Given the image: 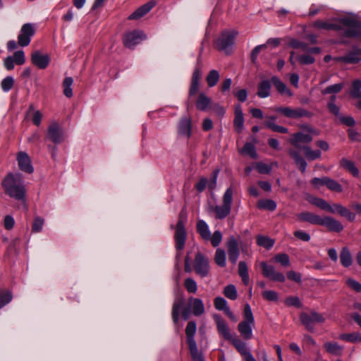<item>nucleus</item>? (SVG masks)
<instances>
[{"label":"nucleus","mask_w":361,"mask_h":361,"mask_svg":"<svg viewBox=\"0 0 361 361\" xmlns=\"http://www.w3.org/2000/svg\"><path fill=\"white\" fill-rule=\"evenodd\" d=\"M1 185L7 195L22 202L25 207L26 188L20 173H8L2 180Z\"/></svg>","instance_id":"nucleus-1"},{"label":"nucleus","mask_w":361,"mask_h":361,"mask_svg":"<svg viewBox=\"0 0 361 361\" xmlns=\"http://www.w3.org/2000/svg\"><path fill=\"white\" fill-rule=\"evenodd\" d=\"M244 320L238 325V330L245 339L252 337V329L255 327V319L249 304H245L243 310Z\"/></svg>","instance_id":"nucleus-2"},{"label":"nucleus","mask_w":361,"mask_h":361,"mask_svg":"<svg viewBox=\"0 0 361 361\" xmlns=\"http://www.w3.org/2000/svg\"><path fill=\"white\" fill-rule=\"evenodd\" d=\"M187 220V214L185 210H182L179 214L178 221L176 226L175 241L176 248L177 250V258L181 256V250L183 249L186 240V231L184 228L185 223Z\"/></svg>","instance_id":"nucleus-3"},{"label":"nucleus","mask_w":361,"mask_h":361,"mask_svg":"<svg viewBox=\"0 0 361 361\" xmlns=\"http://www.w3.org/2000/svg\"><path fill=\"white\" fill-rule=\"evenodd\" d=\"M233 192L231 188H227L223 195L222 205H216L210 207V211H212L215 214L216 219H223L230 214L233 201Z\"/></svg>","instance_id":"nucleus-4"},{"label":"nucleus","mask_w":361,"mask_h":361,"mask_svg":"<svg viewBox=\"0 0 361 361\" xmlns=\"http://www.w3.org/2000/svg\"><path fill=\"white\" fill-rule=\"evenodd\" d=\"M341 22L345 27L344 35L349 37H356L361 41V20L356 16L341 18Z\"/></svg>","instance_id":"nucleus-5"},{"label":"nucleus","mask_w":361,"mask_h":361,"mask_svg":"<svg viewBox=\"0 0 361 361\" xmlns=\"http://www.w3.org/2000/svg\"><path fill=\"white\" fill-rule=\"evenodd\" d=\"M238 34V31L235 30L224 31L215 42L216 49L224 51L226 54H230Z\"/></svg>","instance_id":"nucleus-6"},{"label":"nucleus","mask_w":361,"mask_h":361,"mask_svg":"<svg viewBox=\"0 0 361 361\" xmlns=\"http://www.w3.org/2000/svg\"><path fill=\"white\" fill-rule=\"evenodd\" d=\"M345 87L344 82H339L331 85L322 90L321 92L323 95L331 94L330 99L328 102V109L331 113H338L340 107L336 104V96Z\"/></svg>","instance_id":"nucleus-7"},{"label":"nucleus","mask_w":361,"mask_h":361,"mask_svg":"<svg viewBox=\"0 0 361 361\" xmlns=\"http://www.w3.org/2000/svg\"><path fill=\"white\" fill-rule=\"evenodd\" d=\"M146 39L147 36L143 31L134 30L133 31L127 32L123 35V43L126 47L134 49L137 44Z\"/></svg>","instance_id":"nucleus-8"},{"label":"nucleus","mask_w":361,"mask_h":361,"mask_svg":"<svg viewBox=\"0 0 361 361\" xmlns=\"http://www.w3.org/2000/svg\"><path fill=\"white\" fill-rule=\"evenodd\" d=\"M195 126L190 116H183L177 124L178 136L188 140L192 135Z\"/></svg>","instance_id":"nucleus-9"},{"label":"nucleus","mask_w":361,"mask_h":361,"mask_svg":"<svg viewBox=\"0 0 361 361\" xmlns=\"http://www.w3.org/2000/svg\"><path fill=\"white\" fill-rule=\"evenodd\" d=\"M302 324L310 332L314 331V324L317 323H324L325 319L324 317L316 312L310 313L302 312L300 316Z\"/></svg>","instance_id":"nucleus-10"},{"label":"nucleus","mask_w":361,"mask_h":361,"mask_svg":"<svg viewBox=\"0 0 361 361\" xmlns=\"http://www.w3.org/2000/svg\"><path fill=\"white\" fill-rule=\"evenodd\" d=\"M47 138L55 144H61L65 140L66 134L61 126L53 121L48 128Z\"/></svg>","instance_id":"nucleus-11"},{"label":"nucleus","mask_w":361,"mask_h":361,"mask_svg":"<svg viewBox=\"0 0 361 361\" xmlns=\"http://www.w3.org/2000/svg\"><path fill=\"white\" fill-rule=\"evenodd\" d=\"M193 269L195 273L202 278L207 276L210 270L209 259L202 253H197L193 263Z\"/></svg>","instance_id":"nucleus-12"},{"label":"nucleus","mask_w":361,"mask_h":361,"mask_svg":"<svg viewBox=\"0 0 361 361\" xmlns=\"http://www.w3.org/2000/svg\"><path fill=\"white\" fill-rule=\"evenodd\" d=\"M35 27L32 23L24 24L21 29L20 33L18 37V43L20 47L27 46L30 41L31 37L35 35Z\"/></svg>","instance_id":"nucleus-13"},{"label":"nucleus","mask_w":361,"mask_h":361,"mask_svg":"<svg viewBox=\"0 0 361 361\" xmlns=\"http://www.w3.org/2000/svg\"><path fill=\"white\" fill-rule=\"evenodd\" d=\"M341 18L338 20H317L312 23V26L317 30H340L343 27L345 30V27L341 22Z\"/></svg>","instance_id":"nucleus-14"},{"label":"nucleus","mask_w":361,"mask_h":361,"mask_svg":"<svg viewBox=\"0 0 361 361\" xmlns=\"http://www.w3.org/2000/svg\"><path fill=\"white\" fill-rule=\"evenodd\" d=\"M228 249V259L233 264H235L240 255L238 247V239L234 235H231L226 242Z\"/></svg>","instance_id":"nucleus-15"},{"label":"nucleus","mask_w":361,"mask_h":361,"mask_svg":"<svg viewBox=\"0 0 361 361\" xmlns=\"http://www.w3.org/2000/svg\"><path fill=\"white\" fill-rule=\"evenodd\" d=\"M260 267L262 270V274L264 277H267L274 281H285V276L282 273L276 271L272 265H269L265 262H262L260 263Z\"/></svg>","instance_id":"nucleus-16"},{"label":"nucleus","mask_w":361,"mask_h":361,"mask_svg":"<svg viewBox=\"0 0 361 361\" xmlns=\"http://www.w3.org/2000/svg\"><path fill=\"white\" fill-rule=\"evenodd\" d=\"M312 140V137L311 135L298 132L291 135L289 142L296 148L302 149L304 146H302V144L309 143Z\"/></svg>","instance_id":"nucleus-17"},{"label":"nucleus","mask_w":361,"mask_h":361,"mask_svg":"<svg viewBox=\"0 0 361 361\" xmlns=\"http://www.w3.org/2000/svg\"><path fill=\"white\" fill-rule=\"evenodd\" d=\"M319 226H325L331 232L340 233L343 230L342 224L334 218L326 216L322 217Z\"/></svg>","instance_id":"nucleus-18"},{"label":"nucleus","mask_w":361,"mask_h":361,"mask_svg":"<svg viewBox=\"0 0 361 361\" xmlns=\"http://www.w3.org/2000/svg\"><path fill=\"white\" fill-rule=\"evenodd\" d=\"M31 62L40 69H45L49 64L50 57L48 54H42L39 51L32 53Z\"/></svg>","instance_id":"nucleus-19"},{"label":"nucleus","mask_w":361,"mask_h":361,"mask_svg":"<svg viewBox=\"0 0 361 361\" xmlns=\"http://www.w3.org/2000/svg\"><path fill=\"white\" fill-rule=\"evenodd\" d=\"M156 5L155 1H150L137 8L128 16L129 20H137L148 13Z\"/></svg>","instance_id":"nucleus-20"},{"label":"nucleus","mask_w":361,"mask_h":361,"mask_svg":"<svg viewBox=\"0 0 361 361\" xmlns=\"http://www.w3.org/2000/svg\"><path fill=\"white\" fill-rule=\"evenodd\" d=\"M201 77V68L200 66H197L193 71L191 78V83L189 90L190 96L195 95L199 91Z\"/></svg>","instance_id":"nucleus-21"},{"label":"nucleus","mask_w":361,"mask_h":361,"mask_svg":"<svg viewBox=\"0 0 361 361\" xmlns=\"http://www.w3.org/2000/svg\"><path fill=\"white\" fill-rule=\"evenodd\" d=\"M18 162L20 170L31 173L33 172V167L31 165L29 156L25 152H20L18 154Z\"/></svg>","instance_id":"nucleus-22"},{"label":"nucleus","mask_w":361,"mask_h":361,"mask_svg":"<svg viewBox=\"0 0 361 361\" xmlns=\"http://www.w3.org/2000/svg\"><path fill=\"white\" fill-rule=\"evenodd\" d=\"M215 322L219 333L226 339L231 340L232 336L225 321L220 317L216 316Z\"/></svg>","instance_id":"nucleus-23"},{"label":"nucleus","mask_w":361,"mask_h":361,"mask_svg":"<svg viewBox=\"0 0 361 361\" xmlns=\"http://www.w3.org/2000/svg\"><path fill=\"white\" fill-rule=\"evenodd\" d=\"M297 216L300 221H306L313 225H320L322 220L321 216L309 212H301Z\"/></svg>","instance_id":"nucleus-24"},{"label":"nucleus","mask_w":361,"mask_h":361,"mask_svg":"<svg viewBox=\"0 0 361 361\" xmlns=\"http://www.w3.org/2000/svg\"><path fill=\"white\" fill-rule=\"evenodd\" d=\"M288 154L290 157L295 161V164L298 166L302 173H304L307 168V162L302 157L300 152L294 149H289Z\"/></svg>","instance_id":"nucleus-25"},{"label":"nucleus","mask_w":361,"mask_h":361,"mask_svg":"<svg viewBox=\"0 0 361 361\" xmlns=\"http://www.w3.org/2000/svg\"><path fill=\"white\" fill-rule=\"evenodd\" d=\"M271 82L281 95L286 97H291L293 95V92L287 87L286 84L277 77L273 76L271 78Z\"/></svg>","instance_id":"nucleus-26"},{"label":"nucleus","mask_w":361,"mask_h":361,"mask_svg":"<svg viewBox=\"0 0 361 361\" xmlns=\"http://www.w3.org/2000/svg\"><path fill=\"white\" fill-rule=\"evenodd\" d=\"M271 82L268 80H262L257 87V95L260 98H266L270 95Z\"/></svg>","instance_id":"nucleus-27"},{"label":"nucleus","mask_w":361,"mask_h":361,"mask_svg":"<svg viewBox=\"0 0 361 361\" xmlns=\"http://www.w3.org/2000/svg\"><path fill=\"white\" fill-rule=\"evenodd\" d=\"M212 104V99L205 94L201 93L195 102L197 110L205 111L208 110L209 106Z\"/></svg>","instance_id":"nucleus-28"},{"label":"nucleus","mask_w":361,"mask_h":361,"mask_svg":"<svg viewBox=\"0 0 361 361\" xmlns=\"http://www.w3.org/2000/svg\"><path fill=\"white\" fill-rule=\"evenodd\" d=\"M189 303L195 316H200L204 312V307L202 300L199 298H190Z\"/></svg>","instance_id":"nucleus-29"},{"label":"nucleus","mask_w":361,"mask_h":361,"mask_svg":"<svg viewBox=\"0 0 361 361\" xmlns=\"http://www.w3.org/2000/svg\"><path fill=\"white\" fill-rule=\"evenodd\" d=\"M348 94L353 99L361 98V80L355 79L352 81L348 90Z\"/></svg>","instance_id":"nucleus-30"},{"label":"nucleus","mask_w":361,"mask_h":361,"mask_svg":"<svg viewBox=\"0 0 361 361\" xmlns=\"http://www.w3.org/2000/svg\"><path fill=\"white\" fill-rule=\"evenodd\" d=\"M197 231L200 236L206 240L210 239V231L207 223L204 220H199L197 223Z\"/></svg>","instance_id":"nucleus-31"},{"label":"nucleus","mask_w":361,"mask_h":361,"mask_svg":"<svg viewBox=\"0 0 361 361\" xmlns=\"http://www.w3.org/2000/svg\"><path fill=\"white\" fill-rule=\"evenodd\" d=\"M340 166L348 171L353 176L357 177L359 175V170L355 163L345 158H342L340 161Z\"/></svg>","instance_id":"nucleus-32"},{"label":"nucleus","mask_w":361,"mask_h":361,"mask_svg":"<svg viewBox=\"0 0 361 361\" xmlns=\"http://www.w3.org/2000/svg\"><path fill=\"white\" fill-rule=\"evenodd\" d=\"M340 261L341 264L344 267H349L353 263L352 255L349 250L345 247L341 249L340 253Z\"/></svg>","instance_id":"nucleus-33"},{"label":"nucleus","mask_w":361,"mask_h":361,"mask_svg":"<svg viewBox=\"0 0 361 361\" xmlns=\"http://www.w3.org/2000/svg\"><path fill=\"white\" fill-rule=\"evenodd\" d=\"M361 61V49L355 48L346 54V63H356Z\"/></svg>","instance_id":"nucleus-34"},{"label":"nucleus","mask_w":361,"mask_h":361,"mask_svg":"<svg viewBox=\"0 0 361 361\" xmlns=\"http://www.w3.org/2000/svg\"><path fill=\"white\" fill-rule=\"evenodd\" d=\"M197 327L195 322H189L185 328V334L187 336L188 343L195 342V335L196 334Z\"/></svg>","instance_id":"nucleus-35"},{"label":"nucleus","mask_w":361,"mask_h":361,"mask_svg":"<svg viewBox=\"0 0 361 361\" xmlns=\"http://www.w3.org/2000/svg\"><path fill=\"white\" fill-rule=\"evenodd\" d=\"M326 350L334 355H341L342 354L343 348L335 342H327L324 344Z\"/></svg>","instance_id":"nucleus-36"},{"label":"nucleus","mask_w":361,"mask_h":361,"mask_svg":"<svg viewBox=\"0 0 361 361\" xmlns=\"http://www.w3.org/2000/svg\"><path fill=\"white\" fill-rule=\"evenodd\" d=\"M238 274L244 284L247 285L250 281L248 269L246 263L243 261H240L238 264Z\"/></svg>","instance_id":"nucleus-37"},{"label":"nucleus","mask_w":361,"mask_h":361,"mask_svg":"<svg viewBox=\"0 0 361 361\" xmlns=\"http://www.w3.org/2000/svg\"><path fill=\"white\" fill-rule=\"evenodd\" d=\"M215 263L221 267H224L226 264V257L225 251L221 248H217L214 255Z\"/></svg>","instance_id":"nucleus-38"},{"label":"nucleus","mask_w":361,"mask_h":361,"mask_svg":"<svg viewBox=\"0 0 361 361\" xmlns=\"http://www.w3.org/2000/svg\"><path fill=\"white\" fill-rule=\"evenodd\" d=\"M220 74L216 70H212L206 77L207 85L209 87H214L219 82Z\"/></svg>","instance_id":"nucleus-39"},{"label":"nucleus","mask_w":361,"mask_h":361,"mask_svg":"<svg viewBox=\"0 0 361 361\" xmlns=\"http://www.w3.org/2000/svg\"><path fill=\"white\" fill-rule=\"evenodd\" d=\"M183 305V299H176L173 305L172 319L175 324L178 323L179 319L180 309Z\"/></svg>","instance_id":"nucleus-40"},{"label":"nucleus","mask_w":361,"mask_h":361,"mask_svg":"<svg viewBox=\"0 0 361 361\" xmlns=\"http://www.w3.org/2000/svg\"><path fill=\"white\" fill-rule=\"evenodd\" d=\"M257 207L269 211H274L276 208V203L271 200H259L257 202Z\"/></svg>","instance_id":"nucleus-41"},{"label":"nucleus","mask_w":361,"mask_h":361,"mask_svg":"<svg viewBox=\"0 0 361 361\" xmlns=\"http://www.w3.org/2000/svg\"><path fill=\"white\" fill-rule=\"evenodd\" d=\"M257 244L259 246L270 249L274 244V240L267 236L258 235L257 237Z\"/></svg>","instance_id":"nucleus-42"},{"label":"nucleus","mask_w":361,"mask_h":361,"mask_svg":"<svg viewBox=\"0 0 361 361\" xmlns=\"http://www.w3.org/2000/svg\"><path fill=\"white\" fill-rule=\"evenodd\" d=\"M232 343L236 349L242 354L245 355V358L247 357V355L251 354L245 343L239 338H232Z\"/></svg>","instance_id":"nucleus-43"},{"label":"nucleus","mask_w":361,"mask_h":361,"mask_svg":"<svg viewBox=\"0 0 361 361\" xmlns=\"http://www.w3.org/2000/svg\"><path fill=\"white\" fill-rule=\"evenodd\" d=\"M188 344L191 357L193 361H204L202 354L198 351L196 342H192Z\"/></svg>","instance_id":"nucleus-44"},{"label":"nucleus","mask_w":361,"mask_h":361,"mask_svg":"<svg viewBox=\"0 0 361 361\" xmlns=\"http://www.w3.org/2000/svg\"><path fill=\"white\" fill-rule=\"evenodd\" d=\"M73 83V79L71 77H66L63 82V94L68 98L73 96V90L71 88Z\"/></svg>","instance_id":"nucleus-45"},{"label":"nucleus","mask_w":361,"mask_h":361,"mask_svg":"<svg viewBox=\"0 0 361 361\" xmlns=\"http://www.w3.org/2000/svg\"><path fill=\"white\" fill-rule=\"evenodd\" d=\"M302 150L305 152V157L310 160L319 159L322 156L319 150H312L309 146H304Z\"/></svg>","instance_id":"nucleus-46"},{"label":"nucleus","mask_w":361,"mask_h":361,"mask_svg":"<svg viewBox=\"0 0 361 361\" xmlns=\"http://www.w3.org/2000/svg\"><path fill=\"white\" fill-rule=\"evenodd\" d=\"M224 294L227 298L232 300H234L238 298L237 290L235 286L233 284H229L224 288Z\"/></svg>","instance_id":"nucleus-47"},{"label":"nucleus","mask_w":361,"mask_h":361,"mask_svg":"<svg viewBox=\"0 0 361 361\" xmlns=\"http://www.w3.org/2000/svg\"><path fill=\"white\" fill-rule=\"evenodd\" d=\"M325 185L326 188L334 192H341L343 191V188L341 184H339L337 181L334 179H331L329 177H326V180L325 182Z\"/></svg>","instance_id":"nucleus-48"},{"label":"nucleus","mask_w":361,"mask_h":361,"mask_svg":"<svg viewBox=\"0 0 361 361\" xmlns=\"http://www.w3.org/2000/svg\"><path fill=\"white\" fill-rule=\"evenodd\" d=\"M240 153L247 154L252 158L257 157V152L255 147L253 144L250 142H247L245 144L244 147L240 149Z\"/></svg>","instance_id":"nucleus-49"},{"label":"nucleus","mask_w":361,"mask_h":361,"mask_svg":"<svg viewBox=\"0 0 361 361\" xmlns=\"http://www.w3.org/2000/svg\"><path fill=\"white\" fill-rule=\"evenodd\" d=\"M12 300L11 292L5 290H0V308L4 307Z\"/></svg>","instance_id":"nucleus-50"},{"label":"nucleus","mask_w":361,"mask_h":361,"mask_svg":"<svg viewBox=\"0 0 361 361\" xmlns=\"http://www.w3.org/2000/svg\"><path fill=\"white\" fill-rule=\"evenodd\" d=\"M184 286L188 293H195L197 290V286L195 281L192 278H187L185 280Z\"/></svg>","instance_id":"nucleus-51"},{"label":"nucleus","mask_w":361,"mask_h":361,"mask_svg":"<svg viewBox=\"0 0 361 361\" xmlns=\"http://www.w3.org/2000/svg\"><path fill=\"white\" fill-rule=\"evenodd\" d=\"M44 224V219L39 216H36L34 219L33 224L32 226V232L39 233L42 231Z\"/></svg>","instance_id":"nucleus-52"},{"label":"nucleus","mask_w":361,"mask_h":361,"mask_svg":"<svg viewBox=\"0 0 361 361\" xmlns=\"http://www.w3.org/2000/svg\"><path fill=\"white\" fill-rule=\"evenodd\" d=\"M214 305L216 310L224 312L229 307L227 305L226 300L221 297H216L214 299Z\"/></svg>","instance_id":"nucleus-53"},{"label":"nucleus","mask_w":361,"mask_h":361,"mask_svg":"<svg viewBox=\"0 0 361 361\" xmlns=\"http://www.w3.org/2000/svg\"><path fill=\"white\" fill-rule=\"evenodd\" d=\"M310 202L312 204L316 205L319 208L328 212L330 204H329L326 200L315 197L313 198Z\"/></svg>","instance_id":"nucleus-54"},{"label":"nucleus","mask_w":361,"mask_h":361,"mask_svg":"<svg viewBox=\"0 0 361 361\" xmlns=\"http://www.w3.org/2000/svg\"><path fill=\"white\" fill-rule=\"evenodd\" d=\"M359 336L360 334L358 333H351V334H344L340 336L341 339L351 342V343H357L359 342Z\"/></svg>","instance_id":"nucleus-55"},{"label":"nucleus","mask_w":361,"mask_h":361,"mask_svg":"<svg viewBox=\"0 0 361 361\" xmlns=\"http://www.w3.org/2000/svg\"><path fill=\"white\" fill-rule=\"evenodd\" d=\"M210 241L213 247L219 246L222 240V233L219 231H216L212 235L210 234Z\"/></svg>","instance_id":"nucleus-56"},{"label":"nucleus","mask_w":361,"mask_h":361,"mask_svg":"<svg viewBox=\"0 0 361 361\" xmlns=\"http://www.w3.org/2000/svg\"><path fill=\"white\" fill-rule=\"evenodd\" d=\"M274 259L276 262H279L285 267L288 266L290 264L288 255L284 253L276 255L274 257Z\"/></svg>","instance_id":"nucleus-57"},{"label":"nucleus","mask_w":361,"mask_h":361,"mask_svg":"<svg viewBox=\"0 0 361 361\" xmlns=\"http://www.w3.org/2000/svg\"><path fill=\"white\" fill-rule=\"evenodd\" d=\"M289 46L295 49H300L304 51L307 50V44L302 42L299 40L293 39L289 42Z\"/></svg>","instance_id":"nucleus-58"},{"label":"nucleus","mask_w":361,"mask_h":361,"mask_svg":"<svg viewBox=\"0 0 361 361\" xmlns=\"http://www.w3.org/2000/svg\"><path fill=\"white\" fill-rule=\"evenodd\" d=\"M243 123L244 118L243 117V114H236L234 119V126L235 129L238 133L242 131L243 128Z\"/></svg>","instance_id":"nucleus-59"},{"label":"nucleus","mask_w":361,"mask_h":361,"mask_svg":"<svg viewBox=\"0 0 361 361\" xmlns=\"http://www.w3.org/2000/svg\"><path fill=\"white\" fill-rule=\"evenodd\" d=\"M293 234L295 238L304 242H308L311 238L310 235L308 233L302 230L295 231Z\"/></svg>","instance_id":"nucleus-60"},{"label":"nucleus","mask_w":361,"mask_h":361,"mask_svg":"<svg viewBox=\"0 0 361 361\" xmlns=\"http://www.w3.org/2000/svg\"><path fill=\"white\" fill-rule=\"evenodd\" d=\"M13 59L16 64L23 65L25 61L24 51L22 50L16 51Z\"/></svg>","instance_id":"nucleus-61"},{"label":"nucleus","mask_w":361,"mask_h":361,"mask_svg":"<svg viewBox=\"0 0 361 361\" xmlns=\"http://www.w3.org/2000/svg\"><path fill=\"white\" fill-rule=\"evenodd\" d=\"M256 169L260 173H262V174H268L271 171V166H269L267 164L262 163V162L257 163Z\"/></svg>","instance_id":"nucleus-62"},{"label":"nucleus","mask_w":361,"mask_h":361,"mask_svg":"<svg viewBox=\"0 0 361 361\" xmlns=\"http://www.w3.org/2000/svg\"><path fill=\"white\" fill-rule=\"evenodd\" d=\"M14 83V80L12 77H6L1 82V87L4 91H8L11 89Z\"/></svg>","instance_id":"nucleus-63"},{"label":"nucleus","mask_w":361,"mask_h":361,"mask_svg":"<svg viewBox=\"0 0 361 361\" xmlns=\"http://www.w3.org/2000/svg\"><path fill=\"white\" fill-rule=\"evenodd\" d=\"M347 285L355 291L361 292V283L353 279H348L346 281Z\"/></svg>","instance_id":"nucleus-64"}]
</instances>
